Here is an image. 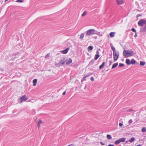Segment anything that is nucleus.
<instances>
[{"label":"nucleus","instance_id":"nucleus-1","mask_svg":"<svg viewBox=\"0 0 146 146\" xmlns=\"http://www.w3.org/2000/svg\"><path fill=\"white\" fill-rule=\"evenodd\" d=\"M123 55L126 57L132 56L134 54V51L131 50H124L123 52Z\"/></svg>","mask_w":146,"mask_h":146},{"label":"nucleus","instance_id":"nucleus-2","mask_svg":"<svg viewBox=\"0 0 146 146\" xmlns=\"http://www.w3.org/2000/svg\"><path fill=\"white\" fill-rule=\"evenodd\" d=\"M99 34V33L96 30L93 29H90L87 31L86 34V36H89L91 35H93V34L98 35Z\"/></svg>","mask_w":146,"mask_h":146},{"label":"nucleus","instance_id":"nucleus-3","mask_svg":"<svg viewBox=\"0 0 146 146\" xmlns=\"http://www.w3.org/2000/svg\"><path fill=\"white\" fill-rule=\"evenodd\" d=\"M146 23V20L145 19H141L138 22V25L141 27L143 26Z\"/></svg>","mask_w":146,"mask_h":146},{"label":"nucleus","instance_id":"nucleus-4","mask_svg":"<svg viewBox=\"0 0 146 146\" xmlns=\"http://www.w3.org/2000/svg\"><path fill=\"white\" fill-rule=\"evenodd\" d=\"M125 139L126 138L125 137L121 138L115 141V144L116 145H118L120 143L124 142L125 141Z\"/></svg>","mask_w":146,"mask_h":146},{"label":"nucleus","instance_id":"nucleus-5","mask_svg":"<svg viewBox=\"0 0 146 146\" xmlns=\"http://www.w3.org/2000/svg\"><path fill=\"white\" fill-rule=\"evenodd\" d=\"M119 53L118 52H116L113 53V59L115 61L117 60L119 57Z\"/></svg>","mask_w":146,"mask_h":146},{"label":"nucleus","instance_id":"nucleus-6","mask_svg":"<svg viewBox=\"0 0 146 146\" xmlns=\"http://www.w3.org/2000/svg\"><path fill=\"white\" fill-rule=\"evenodd\" d=\"M66 61V59L64 58H62L60 59L59 62L60 64H62L65 62Z\"/></svg>","mask_w":146,"mask_h":146},{"label":"nucleus","instance_id":"nucleus-7","mask_svg":"<svg viewBox=\"0 0 146 146\" xmlns=\"http://www.w3.org/2000/svg\"><path fill=\"white\" fill-rule=\"evenodd\" d=\"M90 76V75L89 74H88L86 75H84L83 78L82 79L81 82L82 83L83 82L84 80H86V78Z\"/></svg>","mask_w":146,"mask_h":146},{"label":"nucleus","instance_id":"nucleus-8","mask_svg":"<svg viewBox=\"0 0 146 146\" xmlns=\"http://www.w3.org/2000/svg\"><path fill=\"white\" fill-rule=\"evenodd\" d=\"M27 99V98H26L25 96H23L21 97V103L22 102L24 101Z\"/></svg>","mask_w":146,"mask_h":146},{"label":"nucleus","instance_id":"nucleus-9","mask_svg":"<svg viewBox=\"0 0 146 146\" xmlns=\"http://www.w3.org/2000/svg\"><path fill=\"white\" fill-rule=\"evenodd\" d=\"M69 50V48H67L65 50L61 51V52L62 54H66L67 53Z\"/></svg>","mask_w":146,"mask_h":146},{"label":"nucleus","instance_id":"nucleus-10","mask_svg":"<svg viewBox=\"0 0 146 146\" xmlns=\"http://www.w3.org/2000/svg\"><path fill=\"white\" fill-rule=\"evenodd\" d=\"M84 33H82L80 35V36L79 37V38L81 40H83L84 37Z\"/></svg>","mask_w":146,"mask_h":146},{"label":"nucleus","instance_id":"nucleus-11","mask_svg":"<svg viewBox=\"0 0 146 146\" xmlns=\"http://www.w3.org/2000/svg\"><path fill=\"white\" fill-rule=\"evenodd\" d=\"M145 31H146V25H145V27H142L140 29V31L141 32H144Z\"/></svg>","mask_w":146,"mask_h":146},{"label":"nucleus","instance_id":"nucleus-12","mask_svg":"<svg viewBox=\"0 0 146 146\" xmlns=\"http://www.w3.org/2000/svg\"><path fill=\"white\" fill-rule=\"evenodd\" d=\"M72 62V59L69 58L67 61L66 62V64L67 65H69Z\"/></svg>","mask_w":146,"mask_h":146},{"label":"nucleus","instance_id":"nucleus-13","mask_svg":"<svg viewBox=\"0 0 146 146\" xmlns=\"http://www.w3.org/2000/svg\"><path fill=\"white\" fill-rule=\"evenodd\" d=\"M125 62L127 65L130 64V61L129 59L127 58L126 59Z\"/></svg>","mask_w":146,"mask_h":146},{"label":"nucleus","instance_id":"nucleus-14","mask_svg":"<svg viewBox=\"0 0 146 146\" xmlns=\"http://www.w3.org/2000/svg\"><path fill=\"white\" fill-rule=\"evenodd\" d=\"M117 2L118 5H121L123 3L122 0H117Z\"/></svg>","mask_w":146,"mask_h":146},{"label":"nucleus","instance_id":"nucleus-15","mask_svg":"<svg viewBox=\"0 0 146 146\" xmlns=\"http://www.w3.org/2000/svg\"><path fill=\"white\" fill-rule=\"evenodd\" d=\"M115 33L114 32H111L110 34V36L111 37H113L115 36Z\"/></svg>","mask_w":146,"mask_h":146},{"label":"nucleus","instance_id":"nucleus-16","mask_svg":"<svg viewBox=\"0 0 146 146\" xmlns=\"http://www.w3.org/2000/svg\"><path fill=\"white\" fill-rule=\"evenodd\" d=\"M135 61L133 59H132L130 61V64H135Z\"/></svg>","mask_w":146,"mask_h":146},{"label":"nucleus","instance_id":"nucleus-17","mask_svg":"<svg viewBox=\"0 0 146 146\" xmlns=\"http://www.w3.org/2000/svg\"><path fill=\"white\" fill-rule=\"evenodd\" d=\"M135 140V138L133 137H132L130 139H129V141H126V142L127 143L128 141L130 142H132L133 141Z\"/></svg>","mask_w":146,"mask_h":146},{"label":"nucleus","instance_id":"nucleus-18","mask_svg":"<svg viewBox=\"0 0 146 146\" xmlns=\"http://www.w3.org/2000/svg\"><path fill=\"white\" fill-rule=\"evenodd\" d=\"M118 65V63L117 62L116 63L113 64L112 66L111 67V69H113L116 67Z\"/></svg>","mask_w":146,"mask_h":146},{"label":"nucleus","instance_id":"nucleus-19","mask_svg":"<svg viewBox=\"0 0 146 146\" xmlns=\"http://www.w3.org/2000/svg\"><path fill=\"white\" fill-rule=\"evenodd\" d=\"M110 45L111 46V48L112 50H113V53L114 52H116V51H115V48L112 45V44L111 43L110 44Z\"/></svg>","mask_w":146,"mask_h":146},{"label":"nucleus","instance_id":"nucleus-20","mask_svg":"<svg viewBox=\"0 0 146 146\" xmlns=\"http://www.w3.org/2000/svg\"><path fill=\"white\" fill-rule=\"evenodd\" d=\"M37 79H34L33 81V85L34 86H35L36 85V83L37 82Z\"/></svg>","mask_w":146,"mask_h":146},{"label":"nucleus","instance_id":"nucleus-21","mask_svg":"<svg viewBox=\"0 0 146 146\" xmlns=\"http://www.w3.org/2000/svg\"><path fill=\"white\" fill-rule=\"evenodd\" d=\"M105 64V63L104 62H103L102 65H101L99 67V69H101L104 66V65Z\"/></svg>","mask_w":146,"mask_h":146},{"label":"nucleus","instance_id":"nucleus-22","mask_svg":"<svg viewBox=\"0 0 146 146\" xmlns=\"http://www.w3.org/2000/svg\"><path fill=\"white\" fill-rule=\"evenodd\" d=\"M100 55L98 54H96L95 56L94 59L95 60H96L98 59V58L99 57Z\"/></svg>","mask_w":146,"mask_h":146},{"label":"nucleus","instance_id":"nucleus-23","mask_svg":"<svg viewBox=\"0 0 146 146\" xmlns=\"http://www.w3.org/2000/svg\"><path fill=\"white\" fill-rule=\"evenodd\" d=\"M93 47L92 46H88V51L91 50H92L93 49Z\"/></svg>","mask_w":146,"mask_h":146},{"label":"nucleus","instance_id":"nucleus-24","mask_svg":"<svg viewBox=\"0 0 146 146\" xmlns=\"http://www.w3.org/2000/svg\"><path fill=\"white\" fill-rule=\"evenodd\" d=\"M42 121L40 120H39L38 124V128L40 127V125L42 123Z\"/></svg>","mask_w":146,"mask_h":146},{"label":"nucleus","instance_id":"nucleus-25","mask_svg":"<svg viewBox=\"0 0 146 146\" xmlns=\"http://www.w3.org/2000/svg\"><path fill=\"white\" fill-rule=\"evenodd\" d=\"M94 60H92L90 61L89 64L90 65H92L94 63Z\"/></svg>","mask_w":146,"mask_h":146},{"label":"nucleus","instance_id":"nucleus-26","mask_svg":"<svg viewBox=\"0 0 146 146\" xmlns=\"http://www.w3.org/2000/svg\"><path fill=\"white\" fill-rule=\"evenodd\" d=\"M107 138L109 139H110L112 138L111 137L110 135H107Z\"/></svg>","mask_w":146,"mask_h":146},{"label":"nucleus","instance_id":"nucleus-27","mask_svg":"<svg viewBox=\"0 0 146 146\" xmlns=\"http://www.w3.org/2000/svg\"><path fill=\"white\" fill-rule=\"evenodd\" d=\"M140 65L143 66L145 64V62L142 61H140Z\"/></svg>","mask_w":146,"mask_h":146},{"label":"nucleus","instance_id":"nucleus-28","mask_svg":"<svg viewBox=\"0 0 146 146\" xmlns=\"http://www.w3.org/2000/svg\"><path fill=\"white\" fill-rule=\"evenodd\" d=\"M86 12L85 11L83 13H82V17L86 15Z\"/></svg>","mask_w":146,"mask_h":146},{"label":"nucleus","instance_id":"nucleus-29","mask_svg":"<svg viewBox=\"0 0 146 146\" xmlns=\"http://www.w3.org/2000/svg\"><path fill=\"white\" fill-rule=\"evenodd\" d=\"M142 131L143 132H145L146 131V129L145 127H143L142 129Z\"/></svg>","mask_w":146,"mask_h":146},{"label":"nucleus","instance_id":"nucleus-30","mask_svg":"<svg viewBox=\"0 0 146 146\" xmlns=\"http://www.w3.org/2000/svg\"><path fill=\"white\" fill-rule=\"evenodd\" d=\"M124 65L123 64L120 63L119 64V67H121L124 66Z\"/></svg>","mask_w":146,"mask_h":146},{"label":"nucleus","instance_id":"nucleus-31","mask_svg":"<svg viewBox=\"0 0 146 146\" xmlns=\"http://www.w3.org/2000/svg\"><path fill=\"white\" fill-rule=\"evenodd\" d=\"M131 31H132L133 32H135V33H136V30H135V29L134 28H132V29H131Z\"/></svg>","mask_w":146,"mask_h":146},{"label":"nucleus","instance_id":"nucleus-32","mask_svg":"<svg viewBox=\"0 0 146 146\" xmlns=\"http://www.w3.org/2000/svg\"><path fill=\"white\" fill-rule=\"evenodd\" d=\"M49 56H50L49 54H48L45 56V58H47L49 57Z\"/></svg>","mask_w":146,"mask_h":146},{"label":"nucleus","instance_id":"nucleus-33","mask_svg":"<svg viewBox=\"0 0 146 146\" xmlns=\"http://www.w3.org/2000/svg\"><path fill=\"white\" fill-rule=\"evenodd\" d=\"M133 122V121L132 119H130L129 120V123H131Z\"/></svg>","mask_w":146,"mask_h":146},{"label":"nucleus","instance_id":"nucleus-34","mask_svg":"<svg viewBox=\"0 0 146 146\" xmlns=\"http://www.w3.org/2000/svg\"><path fill=\"white\" fill-rule=\"evenodd\" d=\"M98 32L99 33V34L97 35H99V36H102V35L100 33V32H98Z\"/></svg>","mask_w":146,"mask_h":146},{"label":"nucleus","instance_id":"nucleus-35","mask_svg":"<svg viewBox=\"0 0 146 146\" xmlns=\"http://www.w3.org/2000/svg\"><path fill=\"white\" fill-rule=\"evenodd\" d=\"M75 145L73 144H71L68 146H75Z\"/></svg>","mask_w":146,"mask_h":146},{"label":"nucleus","instance_id":"nucleus-36","mask_svg":"<svg viewBox=\"0 0 146 146\" xmlns=\"http://www.w3.org/2000/svg\"><path fill=\"white\" fill-rule=\"evenodd\" d=\"M17 2L21 3V2H23V1H22L21 0H17Z\"/></svg>","mask_w":146,"mask_h":146},{"label":"nucleus","instance_id":"nucleus-37","mask_svg":"<svg viewBox=\"0 0 146 146\" xmlns=\"http://www.w3.org/2000/svg\"><path fill=\"white\" fill-rule=\"evenodd\" d=\"M91 80L92 81H94V78L93 77H92L91 78Z\"/></svg>","mask_w":146,"mask_h":146},{"label":"nucleus","instance_id":"nucleus-38","mask_svg":"<svg viewBox=\"0 0 146 146\" xmlns=\"http://www.w3.org/2000/svg\"><path fill=\"white\" fill-rule=\"evenodd\" d=\"M119 125L120 127H121L123 125V124L121 123H119Z\"/></svg>","mask_w":146,"mask_h":146},{"label":"nucleus","instance_id":"nucleus-39","mask_svg":"<svg viewBox=\"0 0 146 146\" xmlns=\"http://www.w3.org/2000/svg\"><path fill=\"white\" fill-rule=\"evenodd\" d=\"M100 143L101 144V145H105V144L104 143H103L102 142H101V141H100Z\"/></svg>","mask_w":146,"mask_h":146},{"label":"nucleus","instance_id":"nucleus-40","mask_svg":"<svg viewBox=\"0 0 146 146\" xmlns=\"http://www.w3.org/2000/svg\"><path fill=\"white\" fill-rule=\"evenodd\" d=\"M108 146H114L112 144H109Z\"/></svg>","mask_w":146,"mask_h":146},{"label":"nucleus","instance_id":"nucleus-41","mask_svg":"<svg viewBox=\"0 0 146 146\" xmlns=\"http://www.w3.org/2000/svg\"><path fill=\"white\" fill-rule=\"evenodd\" d=\"M132 111V110L131 109H130V110H128L127 111Z\"/></svg>","mask_w":146,"mask_h":146},{"label":"nucleus","instance_id":"nucleus-42","mask_svg":"<svg viewBox=\"0 0 146 146\" xmlns=\"http://www.w3.org/2000/svg\"><path fill=\"white\" fill-rule=\"evenodd\" d=\"M65 94H66V92H63V93L62 94V95H64Z\"/></svg>","mask_w":146,"mask_h":146},{"label":"nucleus","instance_id":"nucleus-43","mask_svg":"<svg viewBox=\"0 0 146 146\" xmlns=\"http://www.w3.org/2000/svg\"><path fill=\"white\" fill-rule=\"evenodd\" d=\"M96 53H97V54H99V51H98V50H97L96 51Z\"/></svg>","mask_w":146,"mask_h":146},{"label":"nucleus","instance_id":"nucleus-44","mask_svg":"<svg viewBox=\"0 0 146 146\" xmlns=\"http://www.w3.org/2000/svg\"><path fill=\"white\" fill-rule=\"evenodd\" d=\"M137 36V33H135V37H136Z\"/></svg>","mask_w":146,"mask_h":146},{"label":"nucleus","instance_id":"nucleus-45","mask_svg":"<svg viewBox=\"0 0 146 146\" xmlns=\"http://www.w3.org/2000/svg\"><path fill=\"white\" fill-rule=\"evenodd\" d=\"M112 64V62H111V61H110V65Z\"/></svg>","mask_w":146,"mask_h":146},{"label":"nucleus","instance_id":"nucleus-46","mask_svg":"<svg viewBox=\"0 0 146 146\" xmlns=\"http://www.w3.org/2000/svg\"><path fill=\"white\" fill-rule=\"evenodd\" d=\"M8 0H5V2H6V1H7Z\"/></svg>","mask_w":146,"mask_h":146},{"label":"nucleus","instance_id":"nucleus-47","mask_svg":"<svg viewBox=\"0 0 146 146\" xmlns=\"http://www.w3.org/2000/svg\"><path fill=\"white\" fill-rule=\"evenodd\" d=\"M86 87V85L85 86V88Z\"/></svg>","mask_w":146,"mask_h":146}]
</instances>
